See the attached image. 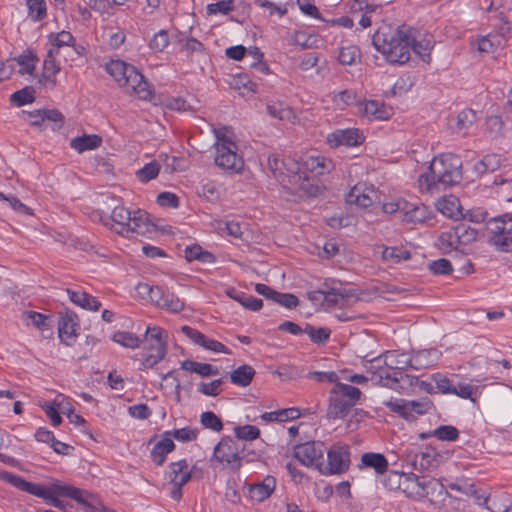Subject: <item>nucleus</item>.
Listing matches in <instances>:
<instances>
[{"label": "nucleus", "mask_w": 512, "mask_h": 512, "mask_svg": "<svg viewBox=\"0 0 512 512\" xmlns=\"http://www.w3.org/2000/svg\"><path fill=\"white\" fill-rule=\"evenodd\" d=\"M476 119V112L474 110H462L456 117L455 131L466 135L468 129L476 122Z\"/></svg>", "instance_id": "nucleus-38"}, {"label": "nucleus", "mask_w": 512, "mask_h": 512, "mask_svg": "<svg viewBox=\"0 0 512 512\" xmlns=\"http://www.w3.org/2000/svg\"><path fill=\"white\" fill-rule=\"evenodd\" d=\"M360 111L369 119L383 120L389 117V111L377 101L370 100L360 103Z\"/></svg>", "instance_id": "nucleus-29"}, {"label": "nucleus", "mask_w": 512, "mask_h": 512, "mask_svg": "<svg viewBox=\"0 0 512 512\" xmlns=\"http://www.w3.org/2000/svg\"><path fill=\"white\" fill-rule=\"evenodd\" d=\"M181 368L183 370L197 373L203 377H209L212 375H217L219 373L218 368L214 367L208 363H200L192 360H185L181 363Z\"/></svg>", "instance_id": "nucleus-37"}, {"label": "nucleus", "mask_w": 512, "mask_h": 512, "mask_svg": "<svg viewBox=\"0 0 512 512\" xmlns=\"http://www.w3.org/2000/svg\"><path fill=\"white\" fill-rule=\"evenodd\" d=\"M33 100V90L28 87L14 92L10 97V101L16 104L17 106H22L31 103L33 102Z\"/></svg>", "instance_id": "nucleus-61"}, {"label": "nucleus", "mask_w": 512, "mask_h": 512, "mask_svg": "<svg viewBox=\"0 0 512 512\" xmlns=\"http://www.w3.org/2000/svg\"><path fill=\"white\" fill-rule=\"evenodd\" d=\"M49 43L51 44L52 48L56 51V54L58 53V50L61 47L64 46H71L74 43V37L73 35L68 31H61L56 34H50L48 36Z\"/></svg>", "instance_id": "nucleus-46"}, {"label": "nucleus", "mask_w": 512, "mask_h": 512, "mask_svg": "<svg viewBox=\"0 0 512 512\" xmlns=\"http://www.w3.org/2000/svg\"><path fill=\"white\" fill-rule=\"evenodd\" d=\"M489 243L503 252L512 251V216L503 214L486 221Z\"/></svg>", "instance_id": "nucleus-6"}, {"label": "nucleus", "mask_w": 512, "mask_h": 512, "mask_svg": "<svg viewBox=\"0 0 512 512\" xmlns=\"http://www.w3.org/2000/svg\"><path fill=\"white\" fill-rule=\"evenodd\" d=\"M321 293L323 294L324 301L328 304H337L339 300L348 301L350 298L363 300L361 295H356L352 290L347 289L331 288L327 291H321Z\"/></svg>", "instance_id": "nucleus-35"}, {"label": "nucleus", "mask_w": 512, "mask_h": 512, "mask_svg": "<svg viewBox=\"0 0 512 512\" xmlns=\"http://www.w3.org/2000/svg\"><path fill=\"white\" fill-rule=\"evenodd\" d=\"M500 43L501 40L497 35L484 36L477 41V50L481 53H493Z\"/></svg>", "instance_id": "nucleus-52"}, {"label": "nucleus", "mask_w": 512, "mask_h": 512, "mask_svg": "<svg viewBox=\"0 0 512 512\" xmlns=\"http://www.w3.org/2000/svg\"><path fill=\"white\" fill-rule=\"evenodd\" d=\"M198 430L193 429L191 427H184L181 429H175L172 431H166L164 436H168V438L173 437L181 442H189L193 441L197 438Z\"/></svg>", "instance_id": "nucleus-50"}, {"label": "nucleus", "mask_w": 512, "mask_h": 512, "mask_svg": "<svg viewBox=\"0 0 512 512\" xmlns=\"http://www.w3.org/2000/svg\"><path fill=\"white\" fill-rule=\"evenodd\" d=\"M2 481L8 482L21 491L42 498L54 507L60 508L64 511L67 510V504L59 500L57 497L61 496L60 493L56 491L57 488H59V484H52L44 487L35 483L28 482L17 475L5 471H2Z\"/></svg>", "instance_id": "nucleus-5"}, {"label": "nucleus", "mask_w": 512, "mask_h": 512, "mask_svg": "<svg viewBox=\"0 0 512 512\" xmlns=\"http://www.w3.org/2000/svg\"><path fill=\"white\" fill-rule=\"evenodd\" d=\"M213 459L231 468L240 466L238 449L235 442L229 437L223 438L214 448Z\"/></svg>", "instance_id": "nucleus-13"}, {"label": "nucleus", "mask_w": 512, "mask_h": 512, "mask_svg": "<svg viewBox=\"0 0 512 512\" xmlns=\"http://www.w3.org/2000/svg\"><path fill=\"white\" fill-rule=\"evenodd\" d=\"M429 269L435 275L449 274L453 270L450 261L444 258L432 261Z\"/></svg>", "instance_id": "nucleus-64"}, {"label": "nucleus", "mask_w": 512, "mask_h": 512, "mask_svg": "<svg viewBox=\"0 0 512 512\" xmlns=\"http://www.w3.org/2000/svg\"><path fill=\"white\" fill-rule=\"evenodd\" d=\"M22 320L26 325H32L35 328L44 331L50 325L48 324V316L35 312V311H24L21 316Z\"/></svg>", "instance_id": "nucleus-41"}, {"label": "nucleus", "mask_w": 512, "mask_h": 512, "mask_svg": "<svg viewBox=\"0 0 512 512\" xmlns=\"http://www.w3.org/2000/svg\"><path fill=\"white\" fill-rule=\"evenodd\" d=\"M266 110L271 117L279 120L289 122H294L296 120V115L293 109L285 103L277 102L268 104Z\"/></svg>", "instance_id": "nucleus-34"}, {"label": "nucleus", "mask_w": 512, "mask_h": 512, "mask_svg": "<svg viewBox=\"0 0 512 512\" xmlns=\"http://www.w3.org/2000/svg\"><path fill=\"white\" fill-rule=\"evenodd\" d=\"M267 164L272 175L284 186L287 185L288 175L292 174L298 166L292 159L281 160L275 155L268 157Z\"/></svg>", "instance_id": "nucleus-17"}, {"label": "nucleus", "mask_w": 512, "mask_h": 512, "mask_svg": "<svg viewBox=\"0 0 512 512\" xmlns=\"http://www.w3.org/2000/svg\"><path fill=\"white\" fill-rule=\"evenodd\" d=\"M372 380L376 384H381L383 380H391L394 383L401 382L403 384H408L409 386H417L419 389L424 390L428 393H432L433 386L431 383L419 380L418 377L399 373V377L396 373L392 376L383 368H380L377 371H373Z\"/></svg>", "instance_id": "nucleus-14"}, {"label": "nucleus", "mask_w": 512, "mask_h": 512, "mask_svg": "<svg viewBox=\"0 0 512 512\" xmlns=\"http://www.w3.org/2000/svg\"><path fill=\"white\" fill-rule=\"evenodd\" d=\"M112 340L117 344L127 348H137L140 345V339L130 332L118 331L113 334Z\"/></svg>", "instance_id": "nucleus-49"}, {"label": "nucleus", "mask_w": 512, "mask_h": 512, "mask_svg": "<svg viewBox=\"0 0 512 512\" xmlns=\"http://www.w3.org/2000/svg\"><path fill=\"white\" fill-rule=\"evenodd\" d=\"M234 433L238 439L245 441H252L260 436L259 428L253 425L237 426Z\"/></svg>", "instance_id": "nucleus-57"}, {"label": "nucleus", "mask_w": 512, "mask_h": 512, "mask_svg": "<svg viewBox=\"0 0 512 512\" xmlns=\"http://www.w3.org/2000/svg\"><path fill=\"white\" fill-rule=\"evenodd\" d=\"M361 465L374 469L377 474H383L388 469V461L381 453H364L361 456Z\"/></svg>", "instance_id": "nucleus-30"}, {"label": "nucleus", "mask_w": 512, "mask_h": 512, "mask_svg": "<svg viewBox=\"0 0 512 512\" xmlns=\"http://www.w3.org/2000/svg\"><path fill=\"white\" fill-rule=\"evenodd\" d=\"M56 491H58L62 496H67L82 504L85 503V499L83 497L84 491L79 488L59 484V488H57Z\"/></svg>", "instance_id": "nucleus-63"}, {"label": "nucleus", "mask_w": 512, "mask_h": 512, "mask_svg": "<svg viewBox=\"0 0 512 512\" xmlns=\"http://www.w3.org/2000/svg\"><path fill=\"white\" fill-rule=\"evenodd\" d=\"M407 473L390 471L383 480L384 486L390 491H404V481H406Z\"/></svg>", "instance_id": "nucleus-42"}, {"label": "nucleus", "mask_w": 512, "mask_h": 512, "mask_svg": "<svg viewBox=\"0 0 512 512\" xmlns=\"http://www.w3.org/2000/svg\"><path fill=\"white\" fill-rule=\"evenodd\" d=\"M55 55L56 51L54 49L48 50L47 56L43 63V72L39 79L41 84L50 89H53L56 86V75L60 71V66L55 60Z\"/></svg>", "instance_id": "nucleus-19"}, {"label": "nucleus", "mask_w": 512, "mask_h": 512, "mask_svg": "<svg viewBox=\"0 0 512 512\" xmlns=\"http://www.w3.org/2000/svg\"><path fill=\"white\" fill-rule=\"evenodd\" d=\"M455 229L459 235L460 245H468L477 239L478 232L465 224H458Z\"/></svg>", "instance_id": "nucleus-56"}, {"label": "nucleus", "mask_w": 512, "mask_h": 512, "mask_svg": "<svg viewBox=\"0 0 512 512\" xmlns=\"http://www.w3.org/2000/svg\"><path fill=\"white\" fill-rule=\"evenodd\" d=\"M303 331L304 333L308 334L311 341L316 344H323L327 342L331 334V330L329 328H314L310 324H306Z\"/></svg>", "instance_id": "nucleus-48"}, {"label": "nucleus", "mask_w": 512, "mask_h": 512, "mask_svg": "<svg viewBox=\"0 0 512 512\" xmlns=\"http://www.w3.org/2000/svg\"><path fill=\"white\" fill-rule=\"evenodd\" d=\"M441 488H443L442 484L434 478L407 473L403 493L413 500H422L429 495H434Z\"/></svg>", "instance_id": "nucleus-8"}, {"label": "nucleus", "mask_w": 512, "mask_h": 512, "mask_svg": "<svg viewBox=\"0 0 512 512\" xmlns=\"http://www.w3.org/2000/svg\"><path fill=\"white\" fill-rule=\"evenodd\" d=\"M287 185H292L296 190L302 191L308 196H317L321 187L312 183L306 173H300L298 167L288 175Z\"/></svg>", "instance_id": "nucleus-21"}, {"label": "nucleus", "mask_w": 512, "mask_h": 512, "mask_svg": "<svg viewBox=\"0 0 512 512\" xmlns=\"http://www.w3.org/2000/svg\"><path fill=\"white\" fill-rule=\"evenodd\" d=\"M384 405L405 419H410L414 413L417 415L428 413L433 407L432 402L428 398L419 401L390 400L385 402Z\"/></svg>", "instance_id": "nucleus-11"}, {"label": "nucleus", "mask_w": 512, "mask_h": 512, "mask_svg": "<svg viewBox=\"0 0 512 512\" xmlns=\"http://www.w3.org/2000/svg\"><path fill=\"white\" fill-rule=\"evenodd\" d=\"M2 201L6 202L9 207L14 210L18 214L22 215H32V209L22 203L18 198L14 196H5L2 193Z\"/></svg>", "instance_id": "nucleus-60"}, {"label": "nucleus", "mask_w": 512, "mask_h": 512, "mask_svg": "<svg viewBox=\"0 0 512 512\" xmlns=\"http://www.w3.org/2000/svg\"><path fill=\"white\" fill-rule=\"evenodd\" d=\"M66 292L71 302L83 309L97 311L101 307V303L85 291L67 289Z\"/></svg>", "instance_id": "nucleus-27"}, {"label": "nucleus", "mask_w": 512, "mask_h": 512, "mask_svg": "<svg viewBox=\"0 0 512 512\" xmlns=\"http://www.w3.org/2000/svg\"><path fill=\"white\" fill-rule=\"evenodd\" d=\"M121 88L130 96H135L140 100H150L152 90L144 76L135 68H128V76L122 82Z\"/></svg>", "instance_id": "nucleus-12"}, {"label": "nucleus", "mask_w": 512, "mask_h": 512, "mask_svg": "<svg viewBox=\"0 0 512 512\" xmlns=\"http://www.w3.org/2000/svg\"><path fill=\"white\" fill-rule=\"evenodd\" d=\"M402 221L406 223H424L430 218V211L424 204L403 203Z\"/></svg>", "instance_id": "nucleus-24"}, {"label": "nucleus", "mask_w": 512, "mask_h": 512, "mask_svg": "<svg viewBox=\"0 0 512 512\" xmlns=\"http://www.w3.org/2000/svg\"><path fill=\"white\" fill-rule=\"evenodd\" d=\"M377 200L378 195L374 187H367L364 184L355 185L346 196L347 203L363 208L372 206Z\"/></svg>", "instance_id": "nucleus-15"}, {"label": "nucleus", "mask_w": 512, "mask_h": 512, "mask_svg": "<svg viewBox=\"0 0 512 512\" xmlns=\"http://www.w3.org/2000/svg\"><path fill=\"white\" fill-rule=\"evenodd\" d=\"M160 171V164L157 161H151L136 172V177L142 183H147L155 179Z\"/></svg>", "instance_id": "nucleus-47"}, {"label": "nucleus", "mask_w": 512, "mask_h": 512, "mask_svg": "<svg viewBox=\"0 0 512 512\" xmlns=\"http://www.w3.org/2000/svg\"><path fill=\"white\" fill-rule=\"evenodd\" d=\"M56 491H58L62 496H67L82 504L85 503V499L83 497L84 491L79 488L59 484V488H57Z\"/></svg>", "instance_id": "nucleus-62"}, {"label": "nucleus", "mask_w": 512, "mask_h": 512, "mask_svg": "<svg viewBox=\"0 0 512 512\" xmlns=\"http://www.w3.org/2000/svg\"><path fill=\"white\" fill-rule=\"evenodd\" d=\"M233 87L237 90H243L241 93L244 95L247 93L256 92V83L251 81L250 78L245 74L236 76L233 80Z\"/></svg>", "instance_id": "nucleus-59"}, {"label": "nucleus", "mask_w": 512, "mask_h": 512, "mask_svg": "<svg viewBox=\"0 0 512 512\" xmlns=\"http://www.w3.org/2000/svg\"><path fill=\"white\" fill-rule=\"evenodd\" d=\"M363 136L358 129H339L328 134L327 143L331 147H338L340 145L353 147L361 144Z\"/></svg>", "instance_id": "nucleus-16"}, {"label": "nucleus", "mask_w": 512, "mask_h": 512, "mask_svg": "<svg viewBox=\"0 0 512 512\" xmlns=\"http://www.w3.org/2000/svg\"><path fill=\"white\" fill-rule=\"evenodd\" d=\"M28 15L31 20L37 22L46 17L47 8L44 0H27Z\"/></svg>", "instance_id": "nucleus-44"}, {"label": "nucleus", "mask_w": 512, "mask_h": 512, "mask_svg": "<svg viewBox=\"0 0 512 512\" xmlns=\"http://www.w3.org/2000/svg\"><path fill=\"white\" fill-rule=\"evenodd\" d=\"M437 245L443 253H450L457 250L460 243L459 235L457 234L455 227L442 232L438 237Z\"/></svg>", "instance_id": "nucleus-33"}, {"label": "nucleus", "mask_w": 512, "mask_h": 512, "mask_svg": "<svg viewBox=\"0 0 512 512\" xmlns=\"http://www.w3.org/2000/svg\"><path fill=\"white\" fill-rule=\"evenodd\" d=\"M169 479L173 485L184 486L191 479V470L185 459L170 464Z\"/></svg>", "instance_id": "nucleus-26"}, {"label": "nucleus", "mask_w": 512, "mask_h": 512, "mask_svg": "<svg viewBox=\"0 0 512 512\" xmlns=\"http://www.w3.org/2000/svg\"><path fill=\"white\" fill-rule=\"evenodd\" d=\"M143 343L140 369H150L162 361L167 353V332L159 326L147 327Z\"/></svg>", "instance_id": "nucleus-4"}, {"label": "nucleus", "mask_w": 512, "mask_h": 512, "mask_svg": "<svg viewBox=\"0 0 512 512\" xmlns=\"http://www.w3.org/2000/svg\"><path fill=\"white\" fill-rule=\"evenodd\" d=\"M384 364L390 369L402 370L408 366L413 367L412 359L406 353L388 351L383 355Z\"/></svg>", "instance_id": "nucleus-31"}, {"label": "nucleus", "mask_w": 512, "mask_h": 512, "mask_svg": "<svg viewBox=\"0 0 512 512\" xmlns=\"http://www.w3.org/2000/svg\"><path fill=\"white\" fill-rule=\"evenodd\" d=\"M79 328L78 317L74 313H65L60 317L58 323V333L60 339L66 345H72L77 337V329Z\"/></svg>", "instance_id": "nucleus-18"}, {"label": "nucleus", "mask_w": 512, "mask_h": 512, "mask_svg": "<svg viewBox=\"0 0 512 512\" xmlns=\"http://www.w3.org/2000/svg\"><path fill=\"white\" fill-rule=\"evenodd\" d=\"M255 376V370L250 365H241L235 369L231 375L230 380L233 384L246 387L248 386Z\"/></svg>", "instance_id": "nucleus-36"}, {"label": "nucleus", "mask_w": 512, "mask_h": 512, "mask_svg": "<svg viewBox=\"0 0 512 512\" xmlns=\"http://www.w3.org/2000/svg\"><path fill=\"white\" fill-rule=\"evenodd\" d=\"M412 40L410 51L413 50L424 62L429 63L431 60V50L434 47V41L430 35H421L412 28Z\"/></svg>", "instance_id": "nucleus-20"}, {"label": "nucleus", "mask_w": 512, "mask_h": 512, "mask_svg": "<svg viewBox=\"0 0 512 512\" xmlns=\"http://www.w3.org/2000/svg\"><path fill=\"white\" fill-rule=\"evenodd\" d=\"M412 27L401 25L396 29L380 27L372 38L374 47L392 64H404L410 59Z\"/></svg>", "instance_id": "nucleus-3"}, {"label": "nucleus", "mask_w": 512, "mask_h": 512, "mask_svg": "<svg viewBox=\"0 0 512 512\" xmlns=\"http://www.w3.org/2000/svg\"><path fill=\"white\" fill-rule=\"evenodd\" d=\"M328 465L322 466L321 473L323 474H341L349 468L350 464V449L349 446L343 443H335L327 451Z\"/></svg>", "instance_id": "nucleus-10"}, {"label": "nucleus", "mask_w": 512, "mask_h": 512, "mask_svg": "<svg viewBox=\"0 0 512 512\" xmlns=\"http://www.w3.org/2000/svg\"><path fill=\"white\" fill-rule=\"evenodd\" d=\"M102 144V138L96 134L83 135L71 140V147L79 153L86 150H93Z\"/></svg>", "instance_id": "nucleus-32"}, {"label": "nucleus", "mask_w": 512, "mask_h": 512, "mask_svg": "<svg viewBox=\"0 0 512 512\" xmlns=\"http://www.w3.org/2000/svg\"><path fill=\"white\" fill-rule=\"evenodd\" d=\"M174 449H175V444L172 441V439L168 438V436H165V438L158 441L154 445V447L151 451V457H152L153 462L156 465L161 466L165 462L166 456L170 452H172Z\"/></svg>", "instance_id": "nucleus-28"}, {"label": "nucleus", "mask_w": 512, "mask_h": 512, "mask_svg": "<svg viewBox=\"0 0 512 512\" xmlns=\"http://www.w3.org/2000/svg\"><path fill=\"white\" fill-rule=\"evenodd\" d=\"M332 391L334 394H337L341 398L347 400L348 402L352 403L353 405L356 404V402L359 400L361 396V391L349 384L339 383L337 382L334 387L332 388Z\"/></svg>", "instance_id": "nucleus-39"}, {"label": "nucleus", "mask_w": 512, "mask_h": 512, "mask_svg": "<svg viewBox=\"0 0 512 512\" xmlns=\"http://www.w3.org/2000/svg\"><path fill=\"white\" fill-rule=\"evenodd\" d=\"M103 225L123 237L142 236L154 238L158 234L157 226L143 210L130 211L124 205L114 207L109 216L101 217Z\"/></svg>", "instance_id": "nucleus-1"}, {"label": "nucleus", "mask_w": 512, "mask_h": 512, "mask_svg": "<svg viewBox=\"0 0 512 512\" xmlns=\"http://www.w3.org/2000/svg\"><path fill=\"white\" fill-rule=\"evenodd\" d=\"M160 308L177 313L183 310L184 302L173 293L166 292L163 301L160 302Z\"/></svg>", "instance_id": "nucleus-53"}, {"label": "nucleus", "mask_w": 512, "mask_h": 512, "mask_svg": "<svg viewBox=\"0 0 512 512\" xmlns=\"http://www.w3.org/2000/svg\"><path fill=\"white\" fill-rule=\"evenodd\" d=\"M359 58V49L353 45L342 47L338 55V60L343 65H352Z\"/></svg>", "instance_id": "nucleus-54"}, {"label": "nucleus", "mask_w": 512, "mask_h": 512, "mask_svg": "<svg viewBox=\"0 0 512 512\" xmlns=\"http://www.w3.org/2000/svg\"><path fill=\"white\" fill-rule=\"evenodd\" d=\"M436 208L446 217L454 220H462L463 208L459 199L453 195L440 198L436 203Z\"/></svg>", "instance_id": "nucleus-22"}, {"label": "nucleus", "mask_w": 512, "mask_h": 512, "mask_svg": "<svg viewBox=\"0 0 512 512\" xmlns=\"http://www.w3.org/2000/svg\"><path fill=\"white\" fill-rule=\"evenodd\" d=\"M324 452V444L319 441L306 442L296 445L294 448V456L301 464L315 467L320 472L322 471Z\"/></svg>", "instance_id": "nucleus-9"}, {"label": "nucleus", "mask_w": 512, "mask_h": 512, "mask_svg": "<svg viewBox=\"0 0 512 512\" xmlns=\"http://www.w3.org/2000/svg\"><path fill=\"white\" fill-rule=\"evenodd\" d=\"M441 441H455L459 437V431L451 425H442L433 430L430 434Z\"/></svg>", "instance_id": "nucleus-51"}, {"label": "nucleus", "mask_w": 512, "mask_h": 512, "mask_svg": "<svg viewBox=\"0 0 512 512\" xmlns=\"http://www.w3.org/2000/svg\"><path fill=\"white\" fill-rule=\"evenodd\" d=\"M215 150V164L220 168L233 173H239L244 168V161L237 153V145L229 138L218 137Z\"/></svg>", "instance_id": "nucleus-7"}, {"label": "nucleus", "mask_w": 512, "mask_h": 512, "mask_svg": "<svg viewBox=\"0 0 512 512\" xmlns=\"http://www.w3.org/2000/svg\"><path fill=\"white\" fill-rule=\"evenodd\" d=\"M200 421L205 428L211 429L215 432H219L223 429L221 419L211 411L203 412L201 414Z\"/></svg>", "instance_id": "nucleus-58"}, {"label": "nucleus", "mask_w": 512, "mask_h": 512, "mask_svg": "<svg viewBox=\"0 0 512 512\" xmlns=\"http://www.w3.org/2000/svg\"><path fill=\"white\" fill-rule=\"evenodd\" d=\"M276 488V479L267 475L261 482L249 486V497L257 502H262L274 492Z\"/></svg>", "instance_id": "nucleus-23"}, {"label": "nucleus", "mask_w": 512, "mask_h": 512, "mask_svg": "<svg viewBox=\"0 0 512 512\" xmlns=\"http://www.w3.org/2000/svg\"><path fill=\"white\" fill-rule=\"evenodd\" d=\"M440 352L436 349L421 350L417 352L412 359V364H417L422 367L430 366L435 360L440 357Z\"/></svg>", "instance_id": "nucleus-45"}, {"label": "nucleus", "mask_w": 512, "mask_h": 512, "mask_svg": "<svg viewBox=\"0 0 512 512\" xmlns=\"http://www.w3.org/2000/svg\"><path fill=\"white\" fill-rule=\"evenodd\" d=\"M462 180V161L453 154H442L434 157L428 171L419 177L421 191L430 194L438 193L454 186Z\"/></svg>", "instance_id": "nucleus-2"}, {"label": "nucleus", "mask_w": 512, "mask_h": 512, "mask_svg": "<svg viewBox=\"0 0 512 512\" xmlns=\"http://www.w3.org/2000/svg\"><path fill=\"white\" fill-rule=\"evenodd\" d=\"M353 406L352 403L334 394L331 390L327 416L330 419H342L349 413Z\"/></svg>", "instance_id": "nucleus-25"}, {"label": "nucleus", "mask_w": 512, "mask_h": 512, "mask_svg": "<svg viewBox=\"0 0 512 512\" xmlns=\"http://www.w3.org/2000/svg\"><path fill=\"white\" fill-rule=\"evenodd\" d=\"M410 257V252L400 247H385L382 251V258L394 264L408 260Z\"/></svg>", "instance_id": "nucleus-43"}, {"label": "nucleus", "mask_w": 512, "mask_h": 512, "mask_svg": "<svg viewBox=\"0 0 512 512\" xmlns=\"http://www.w3.org/2000/svg\"><path fill=\"white\" fill-rule=\"evenodd\" d=\"M499 167V159L496 155H487L482 160L478 161L474 168L478 174H484L489 171H494Z\"/></svg>", "instance_id": "nucleus-55"}, {"label": "nucleus", "mask_w": 512, "mask_h": 512, "mask_svg": "<svg viewBox=\"0 0 512 512\" xmlns=\"http://www.w3.org/2000/svg\"><path fill=\"white\" fill-rule=\"evenodd\" d=\"M133 65L127 64L120 60H113L107 65V72L122 86L128 76V68H133Z\"/></svg>", "instance_id": "nucleus-40"}]
</instances>
